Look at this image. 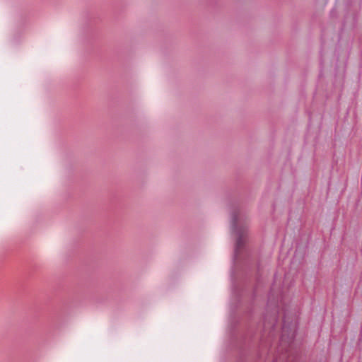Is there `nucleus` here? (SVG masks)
<instances>
[{"mask_svg":"<svg viewBox=\"0 0 362 362\" xmlns=\"http://www.w3.org/2000/svg\"><path fill=\"white\" fill-rule=\"evenodd\" d=\"M233 222L234 227L235 228V233L237 235V247H240L242 245H243L245 239L247 235V229L239 226L240 220L238 219L237 217L233 218Z\"/></svg>","mask_w":362,"mask_h":362,"instance_id":"nucleus-1","label":"nucleus"}]
</instances>
